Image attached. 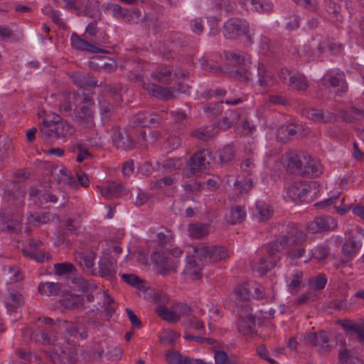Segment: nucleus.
Returning a JSON list of instances; mask_svg holds the SVG:
<instances>
[{
    "mask_svg": "<svg viewBox=\"0 0 364 364\" xmlns=\"http://www.w3.org/2000/svg\"><path fill=\"white\" fill-rule=\"evenodd\" d=\"M289 86H294L298 90H306L308 83L302 74L296 73L289 78Z\"/></svg>",
    "mask_w": 364,
    "mask_h": 364,
    "instance_id": "nucleus-47",
    "label": "nucleus"
},
{
    "mask_svg": "<svg viewBox=\"0 0 364 364\" xmlns=\"http://www.w3.org/2000/svg\"><path fill=\"white\" fill-rule=\"evenodd\" d=\"M337 228V222L328 215L316 217L307 225V230L311 233L332 231Z\"/></svg>",
    "mask_w": 364,
    "mask_h": 364,
    "instance_id": "nucleus-12",
    "label": "nucleus"
},
{
    "mask_svg": "<svg viewBox=\"0 0 364 364\" xmlns=\"http://www.w3.org/2000/svg\"><path fill=\"white\" fill-rule=\"evenodd\" d=\"M43 242L40 240H30L26 248L23 250V254L31 259H34L38 262H43L44 253L42 252H36L34 250H28L27 248L37 249L42 245Z\"/></svg>",
    "mask_w": 364,
    "mask_h": 364,
    "instance_id": "nucleus-30",
    "label": "nucleus"
},
{
    "mask_svg": "<svg viewBox=\"0 0 364 364\" xmlns=\"http://www.w3.org/2000/svg\"><path fill=\"white\" fill-rule=\"evenodd\" d=\"M152 260L161 269L160 273L161 274H166L171 270H173L175 272H177L179 262L173 260L166 252H155L152 256Z\"/></svg>",
    "mask_w": 364,
    "mask_h": 364,
    "instance_id": "nucleus-13",
    "label": "nucleus"
},
{
    "mask_svg": "<svg viewBox=\"0 0 364 364\" xmlns=\"http://www.w3.org/2000/svg\"><path fill=\"white\" fill-rule=\"evenodd\" d=\"M320 186L316 182H311L308 185H304L301 183L300 191V200H304V197L308 194L311 195V197L316 196L319 192L318 187Z\"/></svg>",
    "mask_w": 364,
    "mask_h": 364,
    "instance_id": "nucleus-51",
    "label": "nucleus"
},
{
    "mask_svg": "<svg viewBox=\"0 0 364 364\" xmlns=\"http://www.w3.org/2000/svg\"><path fill=\"white\" fill-rule=\"evenodd\" d=\"M193 257H198L200 260H208L210 262L225 260L230 256L228 250L220 245L205 246L200 245L193 247Z\"/></svg>",
    "mask_w": 364,
    "mask_h": 364,
    "instance_id": "nucleus-3",
    "label": "nucleus"
},
{
    "mask_svg": "<svg viewBox=\"0 0 364 364\" xmlns=\"http://www.w3.org/2000/svg\"><path fill=\"white\" fill-rule=\"evenodd\" d=\"M206 155L205 150L195 153L187 161L183 168V176L191 178L197 173L206 169L209 164L206 159Z\"/></svg>",
    "mask_w": 364,
    "mask_h": 364,
    "instance_id": "nucleus-7",
    "label": "nucleus"
},
{
    "mask_svg": "<svg viewBox=\"0 0 364 364\" xmlns=\"http://www.w3.org/2000/svg\"><path fill=\"white\" fill-rule=\"evenodd\" d=\"M215 134V129L212 126L200 127L192 132V136L200 140H208Z\"/></svg>",
    "mask_w": 364,
    "mask_h": 364,
    "instance_id": "nucleus-43",
    "label": "nucleus"
},
{
    "mask_svg": "<svg viewBox=\"0 0 364 364\" xmlns=\"http://www.w3.org/2000/svg\"><path fill=\"white\" fill-rule=\"evenodd\" d=\"M340 115L347 122L359 121L364 119V109L353 107L348 110H341Z\"/></svg>",
    "mask_w": 364,
    "mask_h": 364,
    "instance_id": "nucleus-31",
    "label": "nucleus"
},
{
    "mask_svg": "<svg viewBox=\"0 0 364 364\" xmlns=\"http://www.w3.org/2000/svg\"><path fill=\"white\" fill-rule=\"evenodd\" d=\"M152 77L162 84H171L174 80L171 68L168 65H160L151 74Z\"/></svg>",
    "mask_w": 364,
    "mask_h": 364,
    "instance_id": "nucleus-22",
    "label": "nucleus"
},
{
    "mask_svg": "<svg viewBox=\"0 0 364 364\" xmlns=\"http://www.w3.org/2000/svg\"><path fill=\"white\" fill-rule=\"evenodd\" d=\"M54 122L55 120V118L52 117V114H47L40 126L41 136L47 142L53 141L58 138V136H57V126Z\"/></svg>",
    "mask_w": 364,
    "mask_h": 364,
    "instance_id": "nucleus-15",
    "label": "nucleus"
},
{
    "mask_svg": "<svg viewBox=\"0 0 364 364\" xmlns=\"http://www.w3.org/2000/svg\"><path fill=\"white\" fill-rule=\"evenodd\" d=\"M201 267L192 258H188L186 262V267L183 270V273L191 276L192 279H198L200 275Z\"/></svg>",
    "mask_w": 364,
    "mask_h": 364,
    "instance_id": "nucleus-39",
    "label": "nucleus"
},
{
    "mask_svg": "<svg viewBox=\"0 0 364 364\" xmlns=\"http://www.w3.org/2000/svg\"><path fill=\"white\" fill-rule=\"evenodd\" d=\"M260 51L262 54L267 56L274 57L277 55L276 52L274 50H272L269 38L265 36H262L261 38Z\"/></svg>",
    "mask_w": 364,
    "mask_h": 364,
    "instance_id": "nucleus-56",
    "label": "nucleus"
},
{
    "mask_svg": "<svg viewBox=\"0 0 364 364\" xmlns=\"http://www.w3.org/2000/svg\"><path fill=\"white\" fill-rule=\"evenodd\" d=\"M74 98L76 102L80 101L79 106H86L92 109L95 105L92 97L89 94L85 93L82 90H77L75 92Z\"/></svg>",
    "mask_w": 364,
    "mask_h": 364,
    "instance_id": "nucleus-50",
    "label": "nucleus"
},
{
    "mask_svg": "<svg viewBox=\"0 0 364 364\" xmlns=\"http://www.w3.org/2000/svg\"><path fill=\"white\" fill-rule=\"evenodd\" d=\"M339 361L341 364H363L358 358L351 355L346 349L340 350Z\"/></svg>",
    "mask_w": 364,
    "mask_h": 364,
    "instance_id": "nucleus-52",
    "label": "nucleus"
},
{
    "mask_svg": "<svg viewBox=\"0 0 364 364\" xmlns=\"http://www.w3.org/2000/svg\"><path fill=\"white\" fill-rule=\"evenodd\" d=\"M62 289V285L59 282H45L38 286V291L41 294L46 296H56L59 294Z\"/></svg>",
    "mask_w": 364,
    "mask_h": 364,
    "instance_id": "nucleus-34",
    "label": "nucleus"
},
{
    "mask_svg": "<svg viewBox=\"0 0 364 364\" xmlns=\"http://www.w3.org/2000/svg\"><path fill=\"white\" fill-rule=\"evenodd\" d=\"M188 232L192 238L200 239L208 234L209 225L205 223H192L188 227Z\"/></svg>",
    "mask_w": 364,
    "mask_h": 364,
    "instance_id": "nucleus-29",
    "label": "nucleus"
},
{
    "mask_svg": "<svg viewBox=\"0 0 364 364\" xmlns=\"http://www.w3.org/2000/svg\"><path fill=\"white\" fill-rule=\"evenodd\" d=\"M321 173L320 164L306 156V162L304 163V169L301 175H308L311 176H317Z\"/></svg>",
    "mask_w": 364,
    "mask_h": 364,
    "instance_id": "nucleus-38",
    "label": "nucleus"
},
{
    "mask_svg": "<svg viewBox=\"0 0 364 364\" xmlns=\"http://www.w3.org/2000/svg\"><path fill=\"white\" fill-rule=\"evenodd\" d=\"M302 277L303 273L300 271H296L291 274L289 279V287L291 291L297 290L301 284Z\"/></svg>",
    "mask_w": 364,
    "mask_h": 364,
    "instance_id": "nucleus-61",
    "label": "nucleus"
},
{
    "mask_svg": "<svg viewBox=\"0 0 364 364\" xmlns=\"http://www.w3.org/2000/svg\"><path fill=\"white\" fill-rule=\"evenodd\" d=\"M268 253V258L259 256L255 257L251 262V267L253 271L257 272L261 275L264 274L268 271L273 269L278 261L280 259V257L278 255L279 252H277L275 248L270 250V242L267 247Z\"/></svg>",
    "mask_w": 364,
    "mask_h": 364,
    "instance_id": "nucleus-6",
    "label": "nucleus"
},
{
    "mask_svg": "<svg viewBox=\"0 0 364 364\" xmlns=\"http://www.w3.org/2000/svg\"><path fill=\"white\" fill-rule=\"evenodd\" d=\"M23 304V296L14 289L9 291V297L6 301V306L9 311H14V309Z\"/></svg>",
    "mask_w": 364,
    "mask_h": 364,
    "instance_id": "nucleus-35",
    "label": "nucleus"
},
{
    "mask_svg": "<svg viewBox=\"0 0 364 364\" xmlns=\"http://www.w3.org/2000/svg\"><path fill=\"white\" fill-rule=\"evenodd\" d=\"M117 264L114 263L108 257H101L98 262V269L94 274H97L101 277H105L112 279L115 277L117 273Z\"/></svg>",
    "mask_w": 364,
    "mask_h": 364,
    "instance_id": "nucleus-16",
    "label": "nucleus"
},
{
    "mask_svg": "<svg viewBox=\"0 0 364 364\" xmlns=\"http://www.w3.org/2000/svg\"><path fill=\"white\" fill-rule=\"evenodd\" d=\"M107 91L114 100L120 103L122 101V85L120 83L107 84L105 85Z\"/></svg>",
    "mask_w": 364,
    "mask_h": 364,
    "instance_id": "nucleus-48",
    "label": "nucleus"
},
{
    "mask_svg": "<svg viewBox=\"0 0 364 364\" xmlns=\"http://www.w3.org/2000/svg\"><path fill=\"white\" fill-rule=\"evenodd\" d=\"M156 312L161 318L169 323H176L180 320V316L178 314L164 306H159L156 309Z\"/></svg>",
    "mask_w": 364,
    "mask_h": 364,
    "instance_id": "nucleus-42",
    "label": "nucleus"
},
{
    "mask_svg": "<svg viewBox=\"0 0 364 364\" xmlns=\"http://www.w3.org/2000/svg\"><path fill=\"white\" fill-rule=\"evenodd\" d=\"M146 21V15L145 12H142L138 9L133 10L132 12L128 11L126 16L125 22L129 23H139Z\"/></svg>",
    "mask_w": 364,
    "mask_h": 364,
    "instance_id": "nucleus-49",
    "label": "nucleus"
},
{
    "mask_svg": "<svg viewBox=\"0 0 364 364\" xmlns=\"http://www.w3.org/2000/svg\"><path fill=\"white\" fill-rule=\"evenodd\" d=\"M246 213L245 208L240 205H236L230 209V217L228 222L231 225L242 223L245 221Z\"/></svg>",
    "mask_w": 364,
    "mask_h": 364,
    "instance_id": "nucleus-36",
    "label": "nucleus"
},
{
    "mask_svg": "<svg viewBox=\"0 0 364 364\" xmlns=\"http://www.w3.org/2000/svg\"><path fill=\"white\" fill-rule=\"evenodd\" d=\"M70 41L72 47L77 50L89 51L92 53H105L104 50L91 43L87 42L86 40L80 38L75 33L72 35Z\"/></svg>",
    "mask_w": 364,
    "mask_h": 364,
    "instance_id": "nucleus-20",
    "label": "nucleus"
},
{
    "mask_svg": "<svg viewBox=\"0 0 364 364\" xmlns=\"http://www.w3.org/2000/svg\"><path fill=\"white\" fill-rule=\"evenodd\" d=\"M341 1L336 2L335 0H325V9L326 11L338 21H343Z\"/></svg>",
    "mask_w": 364,
    "mask_h": 364,
    "instance_id": "nucleus-32",
    "label": "nucleus"
},
{
    "mask_svg": "<svg viewBox=\"0 0 364 364\" xmlns=\"http://www.w3.org/2000/svg\"><path fill=\"white\" fill-rule=\"evenodd\" d=\"M298 131L294 127L291 126H282L277 132V139L280 142L284 144L293 139Z\"/></svg>",
    "mask_w": 364,
    "mask_h": 364,
    "instance_id": "nucleus-33",
    "label": "nucleus"
},
{
    "mask_svg": "<svg viewBox=\"0 0 364 364\" xmlns=\"http://www.w3.org/2000/svg\"><path fill=\"white\" fill-rule=\"evenodd\" d=\"M148 112H139L132 118V124L134 127H147Z\"/></svg>",
    "mask_w": 364,
    "mask_h": 364,
    "instance_id": "nucleus-57",
    "label": "nucleus"
},
{
    "mask_svg": "<svg viewBox=\"0 0 364 364\" xmlns=\"http://www.w3.org/2000/svg\"><path fill=\"white\" fill-rule=\"evenodd\" d=\"M121 278L127 284L139 290L145 291L147 289L144 284V281L134 274H122Z\"/></svg>",
    "mask_w": 364,
    "mask_h": 364,
    "instance_id": "nucleus-41",
    "label": "nucleus"
},
{
    "mask_svg": "<svg viewBox=\"0 0 364 364\" xmlns=\"http://www.w3.org/2000/svg\"><path fill=\"white\" fill-rule=\"evenodd\" d=\"M113 146L119 151H130L135 147V141L124 129L115 128L112 136Z\"/></svg>",
    "mask_w": 364,
    "mask_h": 364,
    "instance_id": "nucleus-10",
    "label": "nucleus"
},
{
    "mask_svg": "<svg viewBox=\"0 0 364 364\" xmlns=\"http://www.w3.org/2000/svg\"><path fill=\"white\" fill-rule=\"evenodd\" d=\"M227 60L235 61L240 66L233 70L231 76L244 83H249L252 81V73L250 72V58L247 55H239L232 52L225 53Z\"/></svg>",
    "mask_w": 364,
    "mask_h": 364,
    "instance_id": "nucleus-1",
    "label": "nucleus"
},
{
    "mask_svg": "<svg viewBox=\"0 0 364 364\" xmlns=\"http://www.w3.org/2000/svg\"><path fill=\"white\" fill-rule=\"evenodd\" d=\"M100 114L103 121L108 120L113 112V107L106 101L99 102Z\"/></svg>",
    "mask_w": 364,
    "mask_h": 364,
    "instance_id": "nucleus-58",
    "label": "nucleus"
},
{
    "mask_svg": "<svg viewBox=\"0 0 364 364\" xmlns=\"http://www.w3.org/2000/svg\"><path fill=\"white\" fill-rule=\"evenodd\" d=\"M21 215H17L15 218H5L4 217L0 224V230L9 232H18L21 230Z\"/></svg>",
    "mask_w": 364,
    "mask_h": 364,
    "instance_id": "nucleus-25",
    "label": "nucleus"
},
{
    "mask_svg": "<svg viewBox=\"0 0 364 364\" xmlns=\"http://www.w3.org/2000/svg\"><path fill=\"white\" fill-rule=\"evenodd\" d=\"M305 239L306 234L298 228L297 225L289 223L287 225L286 234L279 240L270 242V250L275 248L277 252H280L287 245L299 244Z\"/></svg>",
    "mask_w": 364,
    "mask_h": 364,
    "instance_id": "nucleus-2",
    "label": "nucleus"
},
{
    "mask_svg": "<svg viewBox=\"0 0 364 364\" xmlns=\"http://www.w3.org/2000/svg\"><path fill=\"white\" fill-rule=\"evenodd\" d=\"M330 249L326 246H318L312 252V256L316 259L321 261L326 259L329 255Z\"/></svg>",
    "mask_w": 364,
    "mask_h": 364,
    "instance_id": "nucleus-63",
    "label": "nucleus"
},
{
    "mask_svg": "<svg viewBox=\"0 0 364 364\" xmlns=\"http://www.w3.org/2000/svg\"><path fill=\"white\" fill-rule=\"evenodd\" d=\"M112 15L117 18H122L125 21L126 16L129 10L126 8H123L119 4H111L109 7Z\"/></svg>",
    "mask_w": 364,
    "mask_h": 364,
    "instance_id": "nucleus-59",
    "label": "nucleus"
},
{
    "mask_svg": "<svg viewBox=\"0 0 364 364\" xmlns=\"http://www.w3.org/2000/svg\"><path fill=\"white\" fill-rule=\"evenodd\" d=\"M255 168L256 164L252 156L247 157L240 164V169L242 172L247 176L252 175Z\"/></svg>",
    "mask_w": 364,
    "mask_h": 364,
    "instance_id": "nucleus-53",
    "label": "nucleus"
},
{
    "mask_svg": "<svg viewBox=\"0 0 364 364\" xmlns=\"http://www.w3.org/2000/svg\"><path fill=\"white\" fill-rule=\"evenodd\" d=\"M73 119L83 129L92 130L95 127L94 112L90 107H76L73 111Z\"/></svg>",
    "mask_w": 364,
    "mask_h": 364,
    "instance_id": "nucleus-8",
    "label": "nucleus"
},
{
    "mask_svg": "<svg viewBox=\"0 0 364 364\" xmlns=\"http://www.w3.org/2000/svg\"><path fill=\"white\" fill-rule=\"evenodd\" d=\"M98 190L102 197L106 199L118 198L124 195V186L117 182H107L105 186H97Z\"/></svg>",
    "mask_w": 364,
    "mask_h": 364,
    "instance_id": "nucleus-17",
    "label": "nucleus"
},
{
    "mask_svg": "<svg viewBox=\"0 0 364 364\" xmlns=\"http://www.w3.org/2000/svg\"><path fill=\"white\" fill-rule=\"evenodd\" d=\"M306 153L304 151H291L286 153L285 160L287 170L301 175L304 163L306 162Z\"/></svg>",
    "mask_w": 364,
    "mask_h": 364,
    "instance_id": "nucleus-11",
    "label": "nucleus"
},
{
    "mask_svg": "<svg viewBox=\"0 0 364 364\" xmlns=\"http://www.w3.org/2000/svg\"><path fill=\"white\" fill-rule=\"evenodd\" d=\"M3 272L7 283L17 282L23 279L22 273L15 267L6 266Z\"/></svg>",
    "mask_w": 364,
    "mask_h": 364,
    "instance_id": "nucleus-40",
    "label": "nucleus"
},
{
    "mask_svg": "<svg viewBox=\"0 0 364 364\" xmlns=\"http://www.w3.org/2000/svg\"><path fill=\"white\" fill-rule=\"evenodd\" d=\"M254 214L259 222H265L272 218L273 210L268 204L257 201L255 204V213Z\"/></svg>",
    "mask_w": 364,
    "mask_h": 364,
    "instance_id": "nucleus-28",
    "label": "nucleus"
},
{
    "mask_svg": "<svg viewBox=\"0 0 364 364\" xmlns=\"http://www.w3.org/2000/svg\"><path fill=\"white\" fill-rule=\"evenodd\" d=\"M70 78L72 79L73 84L77 85L80 88H82L86 86H102V82L98 84L97 81L93 80L92 76L89 73L84 72H73L70 74Z\"/></svg>",
    "mask_w": 364,
    "mask_h": 364,
    "instance_id": "nucleus-19",
    "label": "nucleus"
},
{
    "mask_svg": "<svg viewBox=\"0 0 364 364\" xmlns=\"http://www.w3.org/2000/svg\"><path fill=\"white\" fill-rule=\"evenodd\" d=\"M55 273L58 275H63L71 273L75 269L74 265L69 262L58 263L55 264Z\"/></svg>",
    "mask_w": 364,
    "mask_h": 364,
    "instance_id": "nucleus-62",
    "label": "nucleus"
},
{
    "mask_svg": "<svg viewBox=\"0 0 364 364\" xmlns=\"http://www.w3.org/2000/svg\"><path fill=\"white\" fill-rule=\"evenodd\" d=\"M95 258V253L91 251L87 255H84L82 253L78 254L76 256L75 259L80 266L84 265L89 271H91L93 274L95 270L93 269Z\"/></svg>",
    "mask_w": 364,
    "mask_h": 364,
    "instance_id": "nucleus-37",
    "label": "nucleus"
},
{
    "mask_svg": "<svg viewBox=\"0 0 364 364\" xmlns=\"http://www.w3.org/2000/svg\"><path fill=\"white\" fill-rule=\"evenodd\" d=\"M181 166V160L179 159L173 158L168 159L163 161L161 164H159V166L167 170L168 171H171L175 169H177Z\"/></svg>",
    "mask_w": 364,
    "mask_h": 364,
    "instance_id": "nucleus-60",
    "label": "nucleus"
},
{
    "mask_svg": "<svg viewBox=\"0 0 364 364\" xmlns=\"http://www.w3.org/2000/svg\"><path fill=\"white\" fill-rule=\"evenodd\" d=\"M225 36L235 38L247 35L249 31V23L245 19L231 18L224 23Z\"/></svg>",
    "mask_w": 364,
    "mask_h": 364,
    "instance_id": "nucleus-9",
    "label": "nucleus"
},
{
    "mask_svg": "<svg viewBox=\"0 0 364 364\" xmlns=\"http://www.w3.org/2000/svg\"><path fill=\"white\" fill-rule=\"evenodd\" d=\"M129 78L135 82H142L143 88L151 96L164 100H168L173 98V91L171 87H164L161 85H156L154 83L151 82H144V74L141 73H137L136 70L132 71L130 73Z\"/></svg>",
    "mask_w": 364,
    "mask_h": 364,
    "instance_id": "nucleus-4",
    "label": "nucleus"
},
{
    "mask_svg": "<svg viewBox=\"0 0 364 364\" xmlns=\"http://www.w3.org/2000/svg\"><path fill=\"white\" fill-rule=\"evenodd\" d=\"M306 341L316 348V350L321 355H328L336 346V342L330 343V335L325 331L307 333Z\"/></svg>",
    "mask_w": 364,
    "mask_h": 364,
    "instance_id": "nucleus-5",
    "label": "nucleus"
},
{
    "mask_svg": "<svg viewBox=\"0 0 364 364\" xmlns=\"http://www.w3.org/2000/svg\"><path fill=\"white\" fill-rule=\"evenodd\" d=\"M166 360L168 364H187L188 356H183L178 351L169 350L166 354Z\"/></svg>",
    "mask_w": 364,
    "mask_h": 364,
    "instance_id": "nucleus-44",
    "label": "nucleus"
},
{
    "mask_svg": "<svg viewBox=\"0 0 364 364\" xmlns=\"http://www.w3.org/2000/svg\"><path fill=\"white\" fill-rule=\"evenodd\" d=\"M236 149L233 145L226 144L219 149L216 155L219 163L223 166H228L235 159Z\"/></svg>",
    "mask_w": 364,
    "mask_h": 364,
    "instance_id": "nucleus-24",
    "label": "nucleus"
},
{
    "mask_svg": "<svg viewBox=\"0 0 364 364\" xmlns=\"http://www.w3.org/2000/svg\"><path fill=\"white\" fill-rule=\"evenodd\" d=\"M258 83L262 87H267L272 83L274 75L267 70L263 64L258 63L257 67Z\"/></svg>",
    "mask_w": 364,
    "mask_h": 364,
    "instance_id": "nucleus-27",
    "label": "nucleus"
},
{
    "mask_svg": "<svg viewBox=\"0 0 364 364\" xmlns=\"http://www.w3.org/2000/svg\"><path fill=\"white\" fill-rule=\"evenodd\" d=\"M255 319L252 314L240 316L237 321L239 332L245 336H252L255 333Z\"/></svg>",
    "mask_w": 364,
    "mask_h": 364,
    "instance_id": "nucleus-21",
    "label": "nucleus"
},
{
    "mask_svg": "<svg viewBox=\"0 0 364 364\" xmlns=\"http://www.w3.org/2000/svg\"><path fill=\"white\" fill-rule=\"evenodd\" d=\"M362 247L360 241L357 240L354 237H349L343 244L342 253L347 258V260H351L359 252Z\"/></svg>",
    "mask_w": 364,
    "mask_h": 364,
    "instance_id": "nucleus-23",
    "label": "nucleus"
},
{
    "mask_svg": "<svg viewBox=\"0 0 364 364\" xmlns=\"http://www.w3.org/2000/svg\"><path fill=\"white\" fill-rule=\"evenodd\" d=\"M254 186L252 178H245L243 180H236L234 183V189L240 194L247 193Z\"/></svg>",
    "mask_w": 364,
    "mask_h": 364,
    "instance_id": "nucleus-46",
    "label": "nucleus"
},
{
    "mask_svg": "<svg viewBox=\"0 0 364 364\" xmlns=\"http://www.w3.org/2000/svg\"><path fill=\"white\" fill-rule=\"evenodd\" d=\"M322 81L328 82L332 87H338L336 91V95L342 96L346 94L348 90V85L346 80L345 73L343 71H338L335 75L327 74L321 79Z\"/></svg>",
    "mask_w": 364,
    "mask_h": 364,
    "instance_id": "nucleus-14",
    "label": "nucleus"
},
{
    "mask_svg": "<svg viewBox=\"0 0 364 364\" xmlns=\"http://www.w3.org/2000/svg\"><path fill=\"white\" fill-rule=\"evenodd\" d=\"M327 282V279L323 274H319L315 277H312L309 279V284L311 287V290H321L323 289Z\"/></svg>",
    "mask_w": 364,
    "mask_h": 364,
    "instance_id": "nucleus-54",
    "label": "nucleus"
},
{
    "mask_svg": "<svg viewBox=\"0 0 364 364\" xmlns=\"http://www.w3.org/2000/svg\"><path fill=\"white\" fill-rule=\"evenodd\" d=\"M215 364H234V363L229 359L227 353L223 350H217L215 353Z\"/></svg>",
    "mask_w": 364,
    "mask_h": 364,
    "instance_id": "nucleus-64",
    "label": "nucleus"
},
{
    "mask_svg": "<svg viewBox=\"0 0 364 364\" xmlns=\"http://www.w3.org/2000/svg\"><path fill=\"white\" fill-rule=\"evenodd\" d=\"M52 117L55 118V125L57 126V136L60 137H66L71 136L75 132V128L69 122L63 120L60 116L52 114Z\"/></svg>",
    "mask_w": 364,
    "mask_h": 364,
    "instance_id": "nucleus-26",
    "label": "nucleus"
},
{
    "mask_svg": "<svg viewBox=\"0 0 364 364\" xmlns=\"http://www.w3.org/2000/svg\"><path fill=\"white\" fill-rule=\"evenodd\" d=\"M251 4L258 12H269L273 9L272 4L268 0H251Z\"/></svg>",
    "mask_w": 364,
    "mask_h": 364,
    "instance_id": "nucleus-55",
    "label": "nucleus"
},
{
    "mask_svg": "<svg viewBox=\"0 0 364 364\" xmlns=\"http://www.w3.org/2000/svg\"><path fill=\"white\" fill-rule=\"evenodd\" d=\"M239 119V114L235 111H230L228 115L224 116L220 121L218 122V125L223 129H228L233 124L237 122Z\"/></svg>",
    "mask_w": 364,
    "mask_h": 364,
    "instance_id": "nucleus-45",
    "label": "nucleus"
},
{
    "mask_svg": "<svg viewBox=\"0 0 364 364\" xmlns=\"http://www.w3.org/2000/svg\"><path fill=\"white\" fill-rule=\"evenodd\" d=\"M302 114L305 117L317 123L326 124L335 118L333 113L330 112L324 115V112L322 109L314 108H305L302 110Z\"/></svg>",
    "mask_w": 364,
    "mask_h": 364,
    "instance_id": "nucleus-18",
    "label": "nucleus"
}]
</instances>
